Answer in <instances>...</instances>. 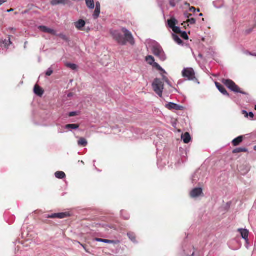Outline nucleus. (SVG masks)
<instances>
[{
  "label": "nucleus",
  "instance_id": "nucleus-36",
  "mask_svg": "<svg viewBox=\"0 0 256 256\" xmlns=\"http://www.w3.org/2000/svg\"><path fill=\"white\" fill-rule=\"evenodd\" d=\"M100 10L95 9L94 14H93V18L94 19L96 20L98 18L100 14Z\"/></svg>",
  "mask_w": 256,
  "mask_h": 256
},
{
  "label": "nucleus",
  "instance_id": "nucleus-52",
  "mask_svg": "<svg viewBox=\"0 0 256 256\" xmlns=\"http://www.w3.org/2000/svg\"><path fill=\"white\" fill-rule=\"evenodd\" d=\"M252 29L248 30L246 31V34H250V32H252Z\"/></svg>",
  "mask_w": 256,
  "mask_h": 256
},
{
  "label": "nucleus",
  "instance_id": "nucleus-51",
  "mask_svg": "<svg viewBox=\"0 0 256 256\" xmlns=\"http://www.w3.org/2000/svg\"><path fill=\"white\" fill-rule=\"evenodd\" d=\"M166 83L168 86H172V85H171V84H170V82L169 81V80H166Z\"/></svg>",
  "mask_w": 256,
  "mask_h": 256
},
{
  "label": "nucleus",
  "instance_id": "nucleus-55",
  "mask_svg": "<svg viewBox=\"0 0 256 256\" xmlns=\"http://www.w3.org/2000/svg\"><path fill=\"white\" fill-rule=\"evenodd\" d=\"M28 44V42H26L25 43H24V48H26V44Z\"/></svg>",
  "mask_w": 256,
  "mask_h": 256
},
{
  "label": "nucleus",
  "instance_id": "nucleus-3",
  "mask_svg": "<svg viewBox=\"0 0 256 256\" xmlns=\"http://www.w3.org/2000/svg\"><path fill=\"white\" fill-rule=\"evenodd\" d=\"M148 46L152 54L160 60L164 62L166 60V56L164 52L158 42L155 40H150L148 42Z\"/></svg>",
  "mask_w": 256,
  "mask_h": 256
},
{
  "label": "nucleus",
  "instance_id": "nucleus-27",
  "mask_svg": "<svg viewBox=\"0 0 256 256\" xmlns=\"http://www.w3.org/2000/svg\"><path fill=\"white\" fill-rule=\"evenodd\" d=\"M86 6L90 9H94V0H86Z\"/></svg>",
  "mask_w": 256,
  "mask_h": 256
},
{
  "label": "nucleus",
  "instance_id": "nucleus-5",
  "mask_svg": "<svg viewBox=\"0 0 256 256\" xmlns=\"http://www.w3.org/2000/svg\"><path fill=\"white\" fill-rule=\"evenodd\" d=\"M152 87L154 92L159 96L162 97L164 88V84L162 80L158 78H155L152 83Z\"/></svg>",
  "mask_w": 256,
  "mask_h": 256
},
{
  "label": "nucleus",
  "instance_id": "nucleus-44",
  "mask_svg": "<svg viewBox=\"0 0 256 256\" xmlns=\"http://www.w3.org/2000/svg\"><path fill=\"white\" fill-rule=\"evenodd\" d=\"M96 9L100 10V2H97L96 4Z\"/></svg>",
  "mask_w": 256,
  "mask_h": 256
},
{
  "label": "nucleus",
  "instance_id": "nucleus-18",
  "mask_svg": "<svg viewBox=\"0 0 256 256\" xmlns=\"http://www.w3.org/2000/svg\"><path fill=\"white\" fill-rule=\"evenodd\" d=\"M181 138L184 144H188L191 140V136L188 132L182 134Z\"/></svg>",
  "mask_w": 256,
  "mask_h": 256
},
{
  "label": "nucleus",
  "instance_id": "nucleus-17",
  "mask_svg": "<svg viewBox=\"0 0 256 256\" xmlns=\"http://www.w3.org/2000/svg\"><path fill=\"white\" fill-rule=\"evenodd\" d=\"M85 25L86 22L83 20H79L78 22H74V26L79 30H82V28Z\"/></svg>",
  "mask_w": 256,
  "mask_h": 256
},
{
  "label": "nucleus",
  "instance_id": "nucleus-34",
  "mask_svg": "<svg viewBox=\"0 0 256 256\" xmlns=\"http://www.w3.org/2000/svg\"><path fill=\"white\" fill-rule=\"evenodd\" d=\"M56 36H58L59 38H62V40H64L66 42H68L70 41V40L68 38V37L66 35H65L63 34H57V35H56Z\"/></svg>",
  "mask_w": 256,
  "mask_h": 256
},
{
  "label": "nucleus",
  "instance_id": "nucleus-43",
  "mask_svg": "<svg viewBox=\"0 0 256 256\" xmlns=\"http://www.w3.org/2000/svg\"><path fill=\"white\" fill-rule=\"evenodd\" d=\"M184 16L185 18H188V19L190 18V17L192 16V14L188 13V12H186L184 14Z\"/></svg>",
  "mask_w": 256,
  "mask_h": 256
},
{
  "label": "nucleus",
  "instance_id": "nucleus-23",
  "mask_svg": "<svg viewBox=\"0 0 256 256\" xmlns=\"http://www.w3.org/2000/svg\"><path fill=\"white\" fill-rule=\"evenodd\" d=\"M79 128L78 124H68L64 126V128L66 130H76Z\"/></svg>",
  "mask_w": 256,
  "mask_h": 256
},
{
  "label": "nucleus",
  "instance_id": "nucleus-25",
  "mask_svg": "<svg viewBox=\"0 0 256 256\" xmlns=\"http://www.w3.org/2000/svg\"><path fill=\"white\" fill-rule=\"evenodd\" d=\"M54 174L55 176L59 179H63L66 176L64 172L62 171L56 172Z\"/></svg>",
  "mask_w": 256,
  "mask_h": 256
},
{
  "label": "nucleus",
  "instance_id": "nucleus-40",
  "mask_svg": "<svg viewBox=\"0 0 256 256\" xmlns=\"http://www.w3.org/2000/svg\"><path fill=\"white\" fill-rule=\"evenodd\" d=\"M196 22V19L194 18H190L188 20V22L190 24H194Z\"/></svg>",
  "mask_w": 256,
  "mask_h": 256
},
{
  "label": "nucleus",
  "instance_id": "nucleus-41",
  "mask_svg": "<svg viewBox=\"0 0 256 256\" xmlns=\"http://www.w3.org/2000/svg\"><path fill=\"white\" fill-rule=\"evenodd\" d=\"M78 112H69L68 116L70 117H72V116H74L78 115Z\"/></svg>",
  "mask_w": 256,
  "mask_h": 256
},
{
  "label": "nucleus",
  "instance_id": "nucleus-57",
  "mask_svg": "<svg viewBox=\"0 0 256 256\" xmlns=\"http://www.w3.org/2000/svg\"><path fill=\"white\" fill-rule=\"evenodd\" d=\"M254 150H256V145L254 148Z\"/></svg>",
  "mask_w": 256,
  "mask_h": 256
},
{
  "label": "nucleus",
  "instance_id": "nucleus-8",
  "mask_svg": "<svg viewBox=\"0 0 256 256\" xmlns=\"http://www.w3.org/2000/svg\"><path fill=\"white\" fill-rule=\"evenodd\" d=\"M238 232H239L242 238L244 239L246 241V246L247 248H248V234L249 232L246 229H243V228H239L238 230Z\"/></svg>",
  "mask_w": 256,
  "mask_h": 256
},
{
  "label": "nucleus",
  "instance_id": "nucleus-35",
  "mask_svg": "<svg viewBox=\"0 0 256 256\" xmlns=\"http://www.w3.org/2000/svg\"><path fill=\"white\" fill-rule=\"evenodd\" d=\"M121 216L126 220H128L130 218V215H129V214H127L124 210H122L121 211Z\"/></svg>",
  "mask_w": 256,
  "mask_h": 256
},
{
  "label": "nucleus",
  "instance_id": "nucleus-22",
  "mask_svg": "<svg viewBox=\"0 0 256 256\" xmlns=\"http://www.w3.org/2000/svg\"><path fill=\"white\" fill-rule=\"evenodd\" d=\"M68 0H52L51 4L52 6H56L58 4H65Z\"/></svg>",
  "mask_w": 256,
  "mask_h": 256
},
{
  "label": "nucleus",
  "instance_id": "nucleus-20",
  "mask_svg": "<svg viewBox=\"0 0 256 256\" xmlns=\"http://www.w3.org/2000/svg\"><path fill=\"white\" fill-rule=\"evenodd\" d=\"M34 94L39 96H42L44 94V91L42 89L37 85L34 86Z\"/></svg>",
  "mask_w": 256,
  "mask_h": 256
},
{
  "label": "nucleus",
  "instance_id": "nucleus-4",
  "mask_svg": "<svg viewBox=\"0 0 256 256\" xmlns=\"http://www.w3.org/2000/svg\"><path fill=\"white\" fill-rule=\"evenodd\" d=\"M222 82L228 89L236 93L248 95L247 92L242 91L240 88L231 80L223 79Z\"/></svg>",
  "mask_w": 256,
  "mask_h": 256
},
{
  "label": "nucleus",
  "instance_id": "nucleus-30",
  "mask_svg": "<svg viewBox=\"0 0 256 256\" xmlns=\"http://www.w3.org/2000/svg\"><path fill=\"white\" fill-rule=\"evenodd\" d=\"M153 67L156 68L158 70L162 72L164 74H166V72L163 69L160 65L157 62H154V64L152 65Z\"/></svg>",
  "mask_w": 256,
  "mask_h": 256
},
{
  "label": "nucleus",
  "instance_id": "nucleus-33",
  "mask_svg": "<svg viewBox=\"0 0 256 256\" xmlns=\"http://www.w3.org/2000/svg\"><path fill=\"white\" fill-rule=\"evenodd\" d=\"M11 44H12V42H10V40L9 38L8 40H5L4 41H2L1 42V46H4V48H6L8 46H10Z\"/></svg>",
  "mask_w": 256,
  "mask_h": 256
},
{
  "label": "nucleus",
  "instance_id": "nucleus-7",
  "mask_svg": "<svg viewBox=\"0 0 256 256\" xmlns=\"http://www.w3.org/2000/svg\"><path fill=\"white\" fill-rule=\"evenodd\" d=\"M182 76L188 80H192L195 78V73L192 68H185L182 70Z\"/></svg>",
  "mask_w": 256,
  "mask_h": 256
},
{
  "label": "nucleus",
  "instance_id": "nucleus-6",
  "mask_svg": "<svg viewBox=\"0 0 256 256\" xmlns=\"http://www.w3.org/2000/svg\"><path fill=\"white\" fill-rule=\"evenodd\" d=\"M168 26L172 29V31L176 34H180L182 32L179 26H176L178 24V20L174 18H172L168 20Z\"/></svg>",
  "mask_w": 256,
  "mask_h": 256
},
{
  "label": "nucleus",
  "instance_id": "nucleus-64",
  "mask_svg": "<svg viewBox=\"0 0 256 256\" xmlns=\"http://www.w3.org/2000/svg\"><path fill=\"white\" fill-rule=\"evenodd\" d=\"M71 96V94H70L68 95V96Z\"/></svg>",
  "mask_w": 256,
  "mask_h": 256
},
{
  "label": "nucleus",
  "instance_id": "nucleus-15",
  "mask_svg": "<svg viewBox=\"0 0 256 256\" xmlns=\"http://www.w3.org/2000/svg\"><path fill=\"white\" fill-rule=\"evenodd\" d=\"M184 256H194V248L191 246H188V248H184Z\"/></svg>",
  "mask_w": 256,
  "mask_h": 256
},
{
  "label": "nucleus",
  "instance_id": "nucleus-47",
  "mask_svg": "<svg viewBox=\"0 0 256 256\" xmlns=\"http://www.w3.org/2000/svg\"><path fill=\"white\" fill-rule=\"evenodd\" d=\"M242 113L244 114V116H245L246 118H248V112L246 110H242Z\"/></svg>",
  "mask_w": 256,
  "mask_h": 256
},
{
  "label": "nucleus",
  "instance_id": "nucleus-1",
  "mask_svg": "<svg viewBox=\"0 0 256 256\" xmlns=\"http://www.w3.org/2000/svg\"><path fill=\"white\" fill-rule=\"evenodd\" d=\"M122 31L124 34L123 36L118 30L111 32L114 39L120 45L125 46L128 42L132 46L135 44L134 38L132 32L125 28H122Z\"/></svg>",
  "mask_w": 256,
  "mask_h": 256
},
{
  "label": "nucleus",
  "instance_id": "nucleus-2",
  "mask_svg": "<svg viewBox=\"0 0 256 256\" xmlns=\"http://www.w3.org/2000/svg\"><path fill=\"white\" fill-rule=\"evenodd\" d=\"M122 31L124 34L123 36L118 30L111 32L114 39L120 45L125 46L128 42L132 46L135 44L134 38L132 32L125 28H122Z\"/></svg>",
  "mask_w": 256,
  "mask_h": 256
},
{
  "label": "nucleus",
  "instance_id": "nucleus-62",
  "mask_svg": "<svg viewBox=\"0 0 256 256\" xmlns=\"http://www.w3.org/2000/svg\"><path fill=\"white\" fill-rule=\"evenodd\" d=\"M254 109H255V110H256V106H254Z\"/></svg>",
  "mask_w": 256,
  "mask_h": 256
},
{
  "label": "nucleus",
  "instance_id": "nucleus-58",
  "mask_svg": "<svg viewBox=\"0 0 256 256\" xmlns=\"http://www.w3.org/2000/svg\"><path fill=\"white\" fill-rule=\"evenodd\" d=\"M203 16V14H199V16Z\"/></svg>",
  "mask_w": 256,
  "mask_h": 256
},
{
  "label": "nucleus",
  "instance_id": "nucleus-19",
  "mask_svg": "<svg viewBox=\"0 0 256 256\" xmlns=\"http://www.w3.org/2000/svg\"><path fill=\"white\" fill-rule=\"evenodd\" d=\"M243 140V136H239L232 140V144L234 146H238L242 142Z\"/></svg>",
  "mask_w": 256,
  "mask_h": 256
},
{
  "label": "nucleus",
  "instance_id": "nucleus-11",
  "mask_svg": "<svg viewBox=\"0 0 256 256\" xmlns=\"http://www.w3.org/2000/svg\"><path fill=\"white\" fill-rule=\"evenodd\" d=\"M166 107L170 110H182L184 109V107L174 102H169L166 104Z\"/></svg>",
  "mask_w": 256,
  "mask_h": 256
},
{
  "label": "nucleus",
  "instance_id": "nucleus-16",
  "mask_svg": "<svg viewBox=\"0 0 256 256\" xmlns=\"http://www.w3.org/2000/svg\"><path fill=\"white\" fill-rule=\"evenodd\" d=\"M216 88H218V90L222 94L224 95L229 96L228 93V92L226 89L224 88V86L222 85L221 84H220V83H218V82H216Z\"/></svg>",
  "mask_w": 256,
  "mask_h": 256
},
{
  "label": "nucleus",
  "instance_id": "nucleus-21",
  "mask_svg": "<svg viewBox=\"0 0 256 256\" xmlns=\"http://www.w3.org/2000/svg\"><path fill=\"white\" fill-rule=\"evenodd\" d=\"M250 170V168L248 166H244L240 168L239 171L242 175L247 174Z\"/></svg>",
  "mask_w": 256,
  "mask_h": 256
},
{
  "label": "nucleus",
  "instance_id": "nucleus-12",
  "mask_svg": "<svg viewBox=\"0 0 256 256\" xmlns=\"http://www.w3.org/2000/svg\"><path fill=\"white\" fill-rule=\"evenodd\" d=\"M38 28L40 31H42L44 32L50 34L52 35H57L56 32L55 30L52 29L50 28H48L46 26H40L38 27Z\"/></svg>",
  "mask_w": 256,
  "mask_h": 256
},
{
  "label": "nucleus",
  "instance_id": "nucleus-42",
  "mask_svg": "<svg viewBox=\"0 0 256 256\" xmlns=\"http://www.w3.org/2000/svg\"><path fill=\"white\" fill-rule=\"evenodd\" d=\"M190 11L194 13L196 11H197L198 12H199L200 10L199 9H196L194 7H191L190 8Z\"/></svg>",
  "mask_w": 256,
  "mask_h": 256
},
{
  "label": "nucleus",
  "instance_id": "nucleus-29",
  "mask_svg": "<svg viewBox=\"0 0 256 256\" xmlns=\"http://www.w3.org/2000/svg\"><path fill=\"white\" fill-rule=\"evenodd\" d=\"M172 38H173L174 40V42H176L178 44H182V40L180 38V37L178 35H176L174 34H172Z\"/></svg>",
  "mask_w": 256,
  "mask_h": 256
},
{
  "label": "nucleus",
  "instance_id": "nucleus-60",
  "mask_svg": "<svg viewBox=\"0 0 256 256\" xmlns=\"http://www.w3.org/2000/svg\"><path fill=\"white\" fill-rule=\"evenodd\" d=\"M180 83H181V82H180V81H178V84H180Z\"/></svg>",
  "mask_w": 256,
  "mask_h": 256
},
{
  "label": "nucleus",
  "instance_id": "nucleus-31",
  "mask_svg": "<svg viewBox=\"0 0 256 256\" xmlns=\"http://www.w3.org/2000/svg\"><path fill=\"white\" fill-rule=\"evenodd\" d=\"M127 236L130 238V240H132L133 242H136V236L134 233L132 232H129L127 234Z\"/></svg>",
  "mask_w": 256,
  "mask_h": 256
},
{
  "label": "nucleus",
  "instance_id": "nucleus-48",
  "mask_svg": "<svg viewBox=\"0 0 256 256\" xmlns=\"http://www.w3.org/2000/svg\"><path fill=\"white\" fill-rule=\"evenodd\" d=\"M7 0H0V6H2L4 3L6 2Z\"/></svg>",
  "mask_w": 256,
  "mask_h": 256
},
{
  "label": "nucleus",
  "instance_id": "nucleus-28",
  "mask_svg": "<svg viewBox=\"0 0 256 256\" xmlns=\"http://www.w3.org/2000/svg\"><path fill=\"white\" fill-rule=\"evenodd\" d=\"M146 61L150 65H152L155 62L154 58L152 56H148L146 58Z\"/></svg>",
  "mask_w": 256,
  "mask_h": 256
},
{
  "label": "nucleus",
  "instance_id": "nucleus-54",
  "mask_svg": "<svg viewBox=\"0 0 256 256\" xmlns=\"http://www.w3.org/2000/svg\"><path fill=\"white\" fill-rule=\"evenodd\" d=\"M12 11H13V9H10L9 10H8L6 12H12Z\"/></svg>",
  "mask_w": 256,
  "mask_h": 256
},
{
  "label": "nucleus",
  "instance_id": "nucleus-45",
  "mask_svg": "<svg viewBox=\"0 0 256 256\" xmlns=\"http://www.w3.org/2000/svg\"><path fill=\"white\" fill-rule=\"evenodd\" d=\"M250 116V119H252L254 117V114L252 112H248V117Z\"/></svg>",
  "mask_w": 256,
  "mask_h": 256
},
{
  "label": "nucleus",
  "instance_id": "nucleus-53",
  "mask_svg": "<svg viewBox=\"0 0 256 256\" xmlns=\"http://www.w3.org/2000/svg\"><path fill=\"white\" fill-rule=\"evenodd\" d=\"M250 54L251 55V56H256V54H252V53H250Z\"/></svg>",
  "mask_w": 256,
  "mask_h": 256
},
{
  "label": "nucleus",
  "instance_id": "nucleus-49",
  "mask_svg": "<svg viewBox=\"0 0 256 256\" xmlns=\"http://www.w3.org/2000/svg\"><path fill=\"white\" fill-rule=\"evenodd\" d=\"M8 30H10V31H14L13 33H14V32L16 31V28H12V27H10L8 28Z\"/></svg>",
  "mask_w": 256,
  "mask_h": 256
},
{
  "label": "nucleus",
  "instance_id": "nucleus-56",
  "mask_svg": "<svg viewBox=\"0 0 256 256\" xmlns=\"http://www.w3.org/2000/svg\"><path fill=\"white\" fill-rule=\"evenodd\" d=\"M198 56H199L200 58H202V54H198Z\"/></svg>",
  "mask_w": 256,
  "mask_h": 256
},
{
  "label": "nucleus",
  "instance_id": "nucleus-10",
  "mask_svg": "<svg viewBox=\"0 0 256 256\" xmlns=\"http://www.w3.org/2000/svg\"><path fill=\"white\" fill-rule=\"evenodd\" d=\"M202 194V188H196L192 190L190 196L192 198H196Z\"/></svg>",
  "mask_w": 256,
  "mask_h": 256
},
{
  "label": "nucleus",
  "instance_id": "nucleus-26",
  "mask_svg": "<svg viewBox=\"0 0 256 256\" xmlns=\"http://www.w3.org/2000/svg\"><path fill=\"white\" fill-rule=\"evenodd\" d=\"M248 150L245 148H237L232 150L234 154H237L242 152H248Z\"/></svg>",
  "mask_w": 256,
  "mask_h": 256
},
{
  "label": "nucleus",
  "instance_id": "nucleus-37",
  "mask_svg": "<svg viewBox=\"0 0 256 256\" xmlns=\"http://www.w3.org/2000/svg\"><path fill=\"white\" fill-rule=\"evenodd\" d=\"M180 36L183 39L185 40H188V36L187 34V33L184 31V32H182L180 33Z\"/></svg>",
  "mask_w": 256,
  "mask_h": 256
},
{
  "label": "nucleus",
  "instance_id": "nucleus-39",
  "mask_svg": "<svg viewBox=\"0 0 256 256\" xmlns=\"http://www.w3.org/2000/svg\"><path fill=\"white\" fill-rule=\"evenodd\" d=\"M52 73H53V70H52V68H48V70H46V76H50L52 74Z\"/></svg>",
  "mask_w": 256,
  "mask_h": 256
},
{
  "label": "nucleus",
  "instance_id": "nucleus-13",
  "mask_svg": "<svg viewBox=\"0 0 256 256\" xmlns=\"http://www.w3.org/2000/svg\"><path fill=\"white\" fill-rule=\"evenodd\" d=\"M94 241L98 242H104L106 244H118L120 242L118 240H106V239H102L100 238H95L94 239Z\"/></svg>",
  "mask_w": 256,
  "mask_h": 256
},
{
  "label": "nucleus",
  "instance_id": "nucleus-46",
  "mask_svg": "<svg viewBox=\"0 0 256 256\" xmlns=\"http://www.w3.org/2000/svg\"><path fill=\"white\" fill-rule=\"evenodd\" d=\"M242 113L244 114V116H245L246 118H248V112L246 110H242Z\"/></svg>",
  "mask_w": 256,
  "mask_h": 256
},
{
  "label": "nucleus",
  "instance_id": "nucleus-63",
  "mask_svg": "<svg viewBox=\"0 0 256 256\" xmlns=\"http://www.w3.org/2000/svg\"><path fill=\"white\" fill-rule=\"evenodd\" d=\"M181 0H178L177 1H178V2H179L181 1Z\"/></svg>",
  "mask_w": 256,
  "mask_h": 256
},
{
  "label": "nucleus",
  "instance_id": "nucleus-38",
  "mask_svg": "<svg viewBox=\"0 0 256 256\" xmlns=\"http://www.w3.org/2000/svg\"><path fill=\"white\" fill-rule=\"evenodd\" d=\"M178 2L176 0H169L170 5L172 8L175 7Z\"/></svg>",
  "mask_w": 256,
  "mask_h": 256
},
{
  "label": "nucleus",
  "instance_id": "nucleus-61",
  "mask_svg": "<svg viewBox=\"0 0 256 256\" xmlns=\"http://www.w3.org/2000/svg\"><path fill=\"white\" fill-rule=\"evenodd\" d=\"M111 228H114V230H116V228H114V226L111 227Z\"/></svg>",
  "mask_w": 256,
  "mask_h": 256
},
{
  "label": "nucleus",
  "instance_id": "nucleus-32",
  "mask_svg": "<svg viewBox=\"0 0 256 256\" xmlns=\"http://www.w3.org/2000/svg\"><path fill=\"white\" fill-rule=\"evenodd\" d=\"M66 67H68L74 70H76L78 68V66L74 64L67 63L66 64Z\"/></svg>",
  "mask_w": 256,
  "mask_h": 256
},
{
  "label": "nucleus",
  "instance_id": "nucleus-59",
  "mask_svg": "<svg viewBox=\"0 0 256 256\" xmlns=\"http://www.w3.org/2000/svg\"><path fill=\"white\" fill-rule=\"evenodd\" d=\"M59 132V133H62V132H62V131H59V132Z\"/></svg>",
  "mask_w": 256,
  "mask_h": 256
},
{
  "label": "nucleus",
  "instance_id": "nucleus-9",
  "mask_svg": "<svg viewBox=\"0 0 256 256\" xmlns=\"http://www.w3.org/2000/svg\"><path fill=\"white\" fill-rule=\"evenodd\" d=\"M70 216L68 212H60V213H55L50 215H48L46 216L47 218H66Z\"/></svg>",
  "mask_w": 256,
  "mask_h": 256
},
{
  "label": "nucleus",
  "instance_id": "nucleus-14",
  "mask_svg": "<svg viewBox=\"0 0 256 256\" xmlns=\"http://www.w3.org/2000/svg\"><path fill=\"white\" fill-rule=\"evenodd\" d=\"M200 179V174L198 172H196L194 173L192 177V182L194 184H198V185H200V182H198V181Z\"/></svg>",
  "mask_w": 256,
  "mask_h": 256
},
{
  "label": "nucleus",
  "instance_id": "nucleus-50",
  "mask_svg": "<svg viewBox=\"0 0 256 256\" xmlns=\"http://www.w3.org/2000/svg\"><path fill=\"white\" fill-rule=\"evenodd\" d=\"M162 80H164L165 82H166V80H168V78H166V76H164V75H162Z\"/></svg>",
  "mask_w": 256,
  "mask_h": 256
},
{
  "label": "nucleus",
  "instance_id": "nucleus-24",
  "mask_svg": "<svg viewBox=\"0 0 256 256\" xmlns=\"http://www.w3.org/2000/svg\"><path fill=\"white\" fill-rule=\"evenodd\" d=\"M88 144V142L86 138H80L78 141V145L82 146H86Z\"/></svg>",
  "mask_w": 256,
  "mask_h": 256
}]
</instances>
